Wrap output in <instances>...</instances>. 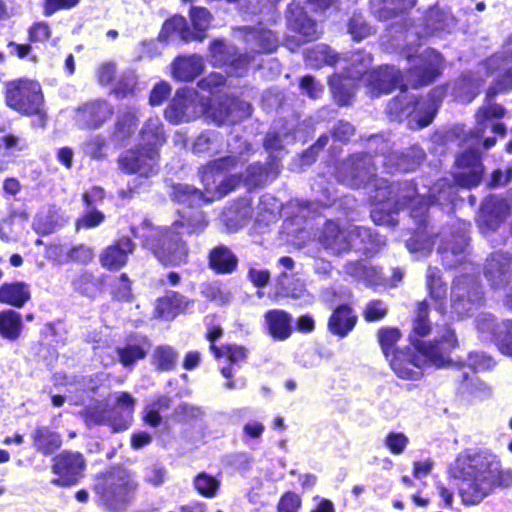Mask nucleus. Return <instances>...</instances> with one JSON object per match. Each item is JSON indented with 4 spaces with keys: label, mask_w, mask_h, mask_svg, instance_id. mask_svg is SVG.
<instances>
[{
    "label": "nucleus",
    "mask_w": 512,
    "mask_h": 512,
    "mask_svg": "<svg viewBox=\"0 0 512 512\" xmlns=\"http://www.w3.org/2000/svg\"><path fill=\"white\" fill-rule=\"evenodd\" d=\"M229 156L214 160L208 163L200 171L201 181L204 185V191H200L188 184H177L173 187L172 197L179 203H187L190 206H198L202 202H211L219 199L233 190L242 180L238 175L228 178L222 176V171H230L236 168L237 157L245 159L244 153L251 150V145L247 141H243L239 136H234L228 141Z\"/></svg>",
    "instance_id": "obj_1"
},
{
    "label": "nucleus",
    "mask_w": 512,
    "mask_h": 512,
    "mask_svg": "<svg viewBox=\"0 0 512 512\" xmlns=\"http://www.w3.org/2000/svg\"><path fill=\"white\" fill-rule=\"evenodd\" d=\"M505 109L496 103H488L479 108L476 114V126L469 136L464 140L463 152L457 157L456 164L458 171L454 180L458 186L470 188L478 185L483 173V166L480 162L482 150L495 145V138L482 137L488 127L494 133L504 135L506 127L502 123H494V119L502 118Z\"/></svg>",
    "instance_id": "obj_2"
},
{
    "label": "nucleus",
    "mask_w": 512,
    "mask_h": 512,
    "mask_svg": "<svg viewBox=\"0 0 512 512\" xmlns=\"http://www.w3.org/2000/svg\"><path fill=\"white\" fill-rule=\"evenodd\" d=\"M371 144L381 142L383 147L374 159L369 154H357L351 156L348 160L343 162L338 169V179L343 183L358 187L363 184L369 183L372 177L376 176L375 165L379 162L389 171H413L425 157L424 151L418 147L413 146L406 154L398 155L397 153H389L388 143L382 137L373 136L370 139Z\"/></svg>",
    "instance_id": "obj_3"
},
{
    "label": "nucleus",
    "mask_w": 512,
    "mask_h": 512,
    "mask_svg": "<svg viewBox=\"0 0 512 512\" xmlns=\"http://www.w3.org/2000/svg\"><path fill=\"white\" fill-rule=\"evenodd\" d=\"M461 496L466 504H477L497 487H512V469L502 468L497 456L478 453L461 463Z\"/></svg>",
    "instance_id": "obj_4"
},
{
    "label": "nucleus",
    "mask_w": 512,
    "mask_h": 512,
    "mask_svg": "<svg viewBox=\"0 0 512 512\" xmlns=\"http://www.w3.org/2000/svg\"><path fill=\"white\" fill-rule=\"evenodd\" d=\"M417 354L409 355L397 351L390 359L395 374L402 379L419 380L422 368L427 364L444 367L449 362V354L457 346V338L453 330L445 327L441 336L433 343L413 341Z\"/></svg>",
    "instance_id": "obj_5"
},
{
    "label": "nucleus",
    "mask_w": 512,
    "mask_h": 512,
    "mask_svg": "<svg viewBox=\"0 0 512 512\" xmlns=\"http://www.w3.org/2000/svg\"><path fill=\"white\" fill-rule=\"evenodd\" d=\"M186 226L188 233H195L206 226L202 212L197 211L184 221H176L169 227L150 230L145 239V247L165 266H181L188 263L189 247L182 239L180 227Z\"/></svg>",
    "instance_id": "obj_6"
},
{
    "label": "nucleus",
    "mask_w": 512,
    "mask_h": 512,
    "mask_svg": "<svg viewBox=\"0 0 512 512\" xmlns=\"http://www.w3.org/2000/svg\"><path fill=\"white\" fill-rule=\"evenodd\" d=\"M376 206L371 211V218L379 225H395L394 214L404 206H411V217L420 225L425 221L428 201L425 195L416 193L413 183L404 182L388 187H379L374 196Z\"/></svg>",
    "instance_id": "obj_7"
},
{
    "label": "nucleus",
    "mask_w": 512,
    "mask_h": 512,
    "mask_svg": "<svg viewBox=\"0 0 512 512\" xmlns=\"http://www.w3.org/2000/svg\"><path fill=\"white\" fill-rule=\"evenodd\" d=\"M318 242L327 253L335 256H342L352 250L372 254L385 244V240L369 228L354 224L340 227L334 221L325 223Z\"/></svg>",
    "instance_id": "obj_8"
},
{
    "label": "nucleus",
    "mask_w": 512,
    "mask_h": 512,
    "mask_svg": "<svg viewBox=\"0 0 512 512\" xmlns=\"http://www.w3.org/2000/svg\"><path fill=\"white\" fill-rule=\"evenodd\" d=\"M443 95L442 89H434L429 99L416 100L415 96L402 90L400 95L389 102L387 112L392 119L398 121L410 117L409 127L412 129L423 128L433 121Z\"/></svg>",
    "instance_id": "obj_9"
},
{
    "label": "nucleus",
    "mask_w": 512,
    "mask_h": 512,
    "mask_svg": "<svg viewBox=\"0 0 512 512\" xmlns=\"http://www.w3.org/2000/svg\"><path fill=\"white\" fill-rule=\"evenodd\" d=\"M340 56L347 61L346 63L338 64L342 72L333 75L329 79V84L337 103L347 105L355 94V81L362 77L365 79L370 72L368 70L372 58L370 54L362 51L354 52L350 57L346 55Z\"/></svg>",
    "instance_id": "obj_10"
},
{
    "label": "nucleus",
    "mask_w": 512,
    "mask_h": 512,
    "mask_svg": "<svg viewBox=\"0 0 512 512\" xmlns=\"http://www.w3.org/2000/svg\"><path fill=\"white\" fill-rule=\"evenodd\" d=\"M135 404V398L129 393L119 392L113 408L102 404L90 406L84 410L83 417L87 425H107L113 432H120L129 428Z\"/></svg>",
    "instance_id": "obj_11"
},
{
    "label": "nucleus",
    "mask_w": 512,
    "mask_h": 512,
    "mask_svg": "<svg viewBox=\"0 0 512 512\" xmlns=\"http://www.w3.org/2000/svg\"><path fill=\"white\" fill-rule=\"evenodd\" d=\"M136 488L137 484L129 471L113 467L98 478L94 491L102 505L110 510H117L129 500Z\"/></svg>",
    "instance_id": "obj_12"
},
{
    "label": "nucleus",
    "mask_w": 512,
    "mask_h": 512,
    "mask_svg": "<svg viewBox=\"0 0 512 512\" xmlns=\"http://www.w3.org/2000/svg\"><path fill=\"white\" fill-rule=\"evenodd\" d=\"M6 102L12 109L25 114H42L43 95L38 82L20 79L7 85Z\"/></svg>",
    "instance_id": "obj_13"
},
{
    "label": "nucleus",
    "mask_w": 512,
    "mask_h": 512,
    "mask_svg": "<svg viewBox=\"0 0 512 512\" xmlns=\"http://www.w3.org/2000/svg\"><path fill=\"white\" fill-rule=\"evenodd\" d=\"M190 16L196 32L187 29L184 17L174 16L164 23L160 37H168L175 33L184 41H202L206 36L205 31L210 25L211 14L205 8L194 7L190 11Z\"/></svg>",
    "instance_id": "obj_14"
},
{
    "label": "nucleus",
    "mask_w": 512,
    "mask_h": 512,
    "mask_svg": "<svg viewBox=\"0 0 512 512\" xmlns=\"http://www.w3.org/2000/svg\"><path fill=\"white\" fill-rule=\"evenodd\" d=\"M451 297L454 312L464 316L479 306L483 293L475 276L465 274L455 278Z\"/></svg>",
    "instance_id": "obj_15"
},
{
    "label": "nucleus",
    "mask_w": 512,
    "mask_h": 512,
    "mask_svg": "<svg viewBox=\"0 0 512 512\" xmlns=\"http://www.w3.org/2000/svg\"><path fill=\"white\" fill-rule=\"evenodd\" d=\"M205 103L196 91L191 89L178 90L165 110V117L173 124L189 122L204 114Z\"/></svg>",
    "instance_id": "obj_16"
},
{
    "label": "nucleus",
    "mask_w": 512,
    "mask_h": 512,
    "mask_svg": "<svg viewBox=\"0 0 512 512\" xmlns=\"http://www.w3.org/2000/svg\"><path fill=\"white\" fill-rule=\"evenodd\" d=\"M159 157L155 149L141 148L138 144L119 156L118 165L124 173L149 177L158 172Z\"/></svg>",
    "instance_id": "obj_17"
},
{
    "label": "nucleus",
    "mask_w": 512,
    "mask_h": 512,
    "mask_svg": "<svg viewBox=\"0 0 512 512\" xmlns=\"http://www.w3.org/2000/svg\"><path fill=\"white\" fill-rule=\"evenodd\" d=\"M86 466L83 455L79 452L62 451L53 458L52 472L58 477L51 480V483L68 487L77 483L82 476Z\"/></svg>",
    "instance_id": "obj_18"
},
{
    "label": "nucleus",
    "mask_w": 512,
    "mask_h": 512,
    "mask_svg": "<svg viewBox=\"0 0 512 512\" xmlns=\"http://www.w3.org/2000/svg\"><path fill=\"white\" fill-rule=\"evenodd\" d=\"M407 57L413 64L408 72L413 86L427 85L439 75L442 58L435 50L427 49L418 56L407 53Z\"/></svg>",
    "instance_id": "obj_19"
},
{
    "label": "nucleus",
    "mask_w": 512,
    "mask_h": 512,
    "mask_svg": "<svg viewBox=\"0 0 512 512\" xmlns=\"http://www.w3.org/2000/svg\"><path fill=\"white\" fill-rule=\"evenodd\" d=\"M476 327L483 336L495 340L503 354L512 356V321L499 324L491 314L481 313L476 318Z\"/></svg>",
    "instance_id": "obj_20"
},
{
    "label": "nucleus",
    "mask_w": 512,
    "mask_h": 512,
    "mask_svg": "<svg viewBox=\"0 0 512 512\" xmlns=\"http://www.w3.org/2000/svg\"><path fill=\"white\" fill-rule=\"evenodd\" d=\"M212 61L215 65H227L228 72L231 75L242 76L246 71V66L250 62L247 55H238L237 49L232 45H227L220 40H215L210 45Z\"/></svg>",
    "instance_id": "obj_21"
},
{
    "label": "nucleus",
    "mask_w": 512,
    "mask_h": 512,
    "mask_svg": "<svg viewBox=\"0 0 512 512\" xmlns=\"http://www.w3.org/2000/svg\"><path fill=\"white\" fill-rule=\"evenodd\" d=\"M512 275V256L503 252L490 254L484 265V276L493 289L503 288Z\"/></svg>",
    "instance_id": "obj_22"
},
{
    "label": "nucleus",
    "mask_w": 512,
    "mask_h": 512,
    "mask_svg": "<svg viewBox=\"0 0 512 512\" xmlns=\"http://www.w3.org/2000/svg\"><path fill=\"white\" fill-rule=\"evenodd\" d=\"M250 109L251 106L249 103L229 98L225 102L213 104L209 107L205 105L204 114L215 124L221 125L234 123L243 116L249 115Z\"/></svg>",
    "instance_id": "obj_23"
},
{
    "label": "nucleus",
    "mask_w": 512,
    "mask_h": 512,
    "mask_svg": "<svg viewBox=\"0 0 512 512\" xmlns=\"http://www.w3.org/2000/svg\"><path fill=\"white\" fill-rule=\"evenodd\" d=\"M512 49L503 48L502 51L490 57L487 61V67L491 71L505 69V73L500 75L495 85L489 88L488 98H493L497 93L504 92L512 88Z\"/></svg>",
    "instance_id": "obj_24"
},
{
    "label": "nucleus",
    "mask_w": 512,
    "mask_h": 512,
    "mask_svg": "<svg viewBox=\"0 0 512 512\" xmlns=\"http://www.w3.org/2000/svg\"><path fill=\"white\" fill-rule=\"evenodd\" d=\"M134 243L128 237H122L106 247L100 254L101 265L109 270H119L126 265L128 256L134 250Z\"/></svg>",
    "instance_id": "obj_25"
},
{
    "label": "nucleus",
    "mask_w": 512,
    "mask_h": 512,
    "mask_svg": "<svg viewBox=\"0 0 512 512\" xmlns=\"http://www.w3.org/2000/svg\"><path fill=\"white\" fill-rule=\"evenodd\" d=\"M509 210L505 199L498 197L487 198L480 210L478 224L481 228L495 230L498 224L504 219Z\"/></svg>",
    "instance_id": "obj_26"
},
{
    "label": "nucleus",
    "mask_w": 512,
    "mask_h": 512,
    "mask_svg": "<svg viewBox=\"0 0 512 512\" xmlns=\"http://www.w3.org/2000/svg\"><path fill=\"white\" fill-rule=\"evenodd\" d=\"M400 72L391 66H383L377 70L370 71L365 82L372 92L381 94L389 93L400 83Z\"/></svg>",
    "instance_id": "obj_27"
},
{
    "label": "nucleus",
    "mask_w": 512,
    "mask_h": 512,
    "mask_svg": "<svg viewBox=\"0 0 512 512\" xmlns=\"http://www.w3.org/2000/svg\"><path fill=\"white\" fill-rule=\"evenodd\" d=\"M139 145L141 148H153L159 153L166 142V134L161 119L157 116L149 117L139 131Z\"/></svg>",
    "instance_id": "obj_28"
},
{
    "label": "nucleus",
    "mask_w": 512,
    "mask_h": 512,
    "mask_svg": "<svg viewBox=\"0 0 512 512\" xmlns=\"http://www.w3.org/2000/svg\"><path fill=\"white\" fill-rule=\"evenodd\" d=\"M113 113L112 107L105 101H94L79 108L76 120L80 125L96 128Z\"/></svg>",
    "instance_id": "obj_29"
},
{
    "label": "nucleus",
    "mask_w": 512,
    "mask_h": 512,
    "mask_svg": "<svg viewBox=\"0 0 512 512\" xmlns=\"http://www.w3.org/2000/svg\"><path fill=\"white\" fill-rule=\"evenodd\" d=\"M468 239L465 234L452 236L451 241H445L438 251L442 255L443 263L448 267H454L464 262Z\"/></svg>",
    "instance_id": "obj_30"
},
{
    "label": "nucleus",
    "mask_w": 512,
    "mask_h": 512,
    "mask_svg": "<svg viewBox=\"0 0 512 512\" xmlns=\"http://www.w3.org/2000/svg\"><path fill=\"white\" fill-rule=\"evenodd\" d=\"M265 322L270 335L276 340L287 339L292 332V317L284 310L274 309L265 313Z\"/></svg>",
    "instance_id": "obj_31"
},
{
    "label": "nucleus",
    "mask_w": 512,
    "mask_h": 512,
    "mask_svg": "<svg viewBox=\"0 0 512 512\" xmlns=\"http://www.w3.org/2000/svg\"><path fill=\"white\" fill-rule=\"evenodd\" d=\"M203 69L202 57L198 55L179 57L172 64V75L179 81H192L201 74Z\"/></svg>",
    "instance_id": "obj_32"
},
{
    "label": "nucleus",
    "mask_w": 512,
    "mask_h": 512,
    "mask_svg": "<svg viewBox=\"0 0 512 512\" xmlns=\"http://www.w3.org/2000/svg\"><path fill=\"white\" fill-rule=\"evenodd\" d=\"M288 21L291 28L303 35L307 41L318 37L316 23L307 17L298 4L289 6Z\"/></svg>",
    "instance_id": "obj_33"
},
{
    "label": "nucleus",
    "mask_w": 512,
    "mask_h": 512,
    "mask_svg": "<svg viewBox=\"0 0 512 512\" xmlns=\"http://www.w3.org/2000/svg\"><path fill=\"white\" fill-rule=\"evenodd\" d=\"M306 64L312 68H320L324 65L336 66L340 63H346V59L334 53L325 44H318L305 52Z\"/></svg>",
    "instance_id": "obj_34"
},
{
    "label": "nucleus",
    "mask_w": 512,
    "mask_h": 512,
    "mask_svg": "<svg viewBox=\"0 0 512 512\" xmlns=\"http://www.w3.org/2000/svg\"><path fill=\"white\" fill-rule=\"evenodd\" d=\"M30 298V287L27 283H4L0 287V303L21 308Z\"/></svg>",
    "instance_id": "obj_35"
},
{
    "label": "nucleus",
    "mask_w": 512,
    "mask_h": 512,
    "mask_svg": "<svg viewBox=\"0 0 512 512\" xmlns=\"http://www.w3.org/2000/svg\"><path fill=\"white\" fill-rule=\"evenodd\" d=\"M189 306V301L183 295L171 292L159 299L156 306V312L159 317L172 319L178 313L185 311Z\"/></svg>",
    "instance_id": "obj_36"
},
{
    "label": "nucleus",
    "mask_w": 512,
    "mask_h": 512,
    "mask_svg": "<svg viewBox=\"0 0 512 512\" xmlns=\"http://www.w3.org/2000/svg\"><path fill=\"white\" fill-rule=\"evenodd\" d=\"M34 447L44 455H50L62 445L60 434L46 426L37 427L32 433Z\"/></svg>",
    "instance_id": "obj_37"
},
{
    "label": "nucleus",
    "mask_w": 512,
    "mask_h": 512,
    "mask_svg": "<svg viewBox=\"0 0 512 512\" xmlns=\"http://www.w3.org/2000/svg\"><path fill=\"white\" fill-rule=\"evenodd\" d=\"M356 319L348 306H340L331 315L328 326L333 334L344 337L353 329Z\"/></svg>",
    "instance_id": "obj_38"
},
{
    "label": "nucleus",
    "mask_w": 512,
    "mask_h": 512,
    "mask_svg": "<svg viewBox=\"0 0 512 512\" xmlns=\"http://www.w3.org/2000/svg\"><path fill=\"white\" fill-rule=\"evenodd\" d=\"M237 257L226 246L215 247L209 254V265L218 273H231L237 266Z\"/></svg>",
    "instance_id": "obj_39"
},
{
    "label": "nucleus",
    "mask_w": 512,
    "mask_h": 512,
    "mask_svg": "<svg viewBox=\"0 0 512 512\" xmlns=\"http://www.w3.org/2000/svg\"><path fill=\"white\" fill-rule=\"evenodd\" d=\"M439 273L440 271L437 268L429 267L427 269L426 282L429 295L436 302V309L443 314L445 312L447 291Z\"/></svg>",
    "instance_id": "obj_40"
},
{
    "label": "nucleus",
    "mask_w": 512,
    "mask_h": 512,
    "mask_svg": "<svg viewBox=\"0 0 512 512\" xmlns=\"http://www.w3.org/2000/svg\"><path fill=\"white\" fill-rule=\"evenodd\" d=\"M66 220L56 208L40 212L33 221V228L38 234L47 235L55 232Z\"/></svg>",
    "instance_id": "obj_41"
},
{
    "label": "nucleus",
    "mask_w": 512,
    "mask_h": 512,
    "mask_svg": "<svg viewBox=\"0 0 512 512\" xmlns=\"http://www.w3.org/2000/svg\"><path fill=\"white\" fill-rule=\"evenodd\" d=\"M222 148V139L216 131H206L200 134L194 141L192 150L198 155L213 156Z\"/></svg>",
    "instance_id": "obj_42"
},
{
    "label": "nucleus",
    "mask_w": 512,
    "mask_h": 512,
    "mask_svg": "<svg viewBox=\"0 0 512 512\" xmlns=\"http://www.w3.org/2000/svg\"><path fill=\"white\" fill-rule=\"evenodd\" d=\"M246 41L251 44L253 50L258 52H272L278 45L274 33L262 28L250 29L246 35Z\"/></svg>",
    "instance_id": "obj_43"
},
{
    "label": "nucleus",
    "mask_w": 512,
    "mask_h": 512,
    "mask_svg": "<svg viewBox=\"0 0 512 512\" xmlns=\"http://www.w3.org/2000/svg\"><path fill=\"white\" fill-rule=\"evenodd\" d=\"M22 331L21 315L11 309L0 312V335L8 340H16Z\"/></svg>",
    "instance_id": "obj_44"
},
{
    "label": "nucleus",
    "mask_w": 512,
    "mask_h": 512,
    "mask_svg": "<svg viewBox=\"0 0 512 512\" xmlns=\"http://www.w3.org/2000/svg\"><path fill=\"white\" fill-rule=\"evenodd\" d=\"M138 123V115L135 109H127L120 112L115 125L114 137L117 141L129 139L135 132Z\"/></svg>",
    "instance_id": "obj_45"
},
{
    "label": "nucleus",
    "mask_w": 512,
    "mask_h": 512,
    "mask_svg": "<svg viewBox=\"0 0 512 512\" xmlns=\"http://www.w3.org/2000/svg\"><path fill=\"white\" fill-rule=\"evenodd\" d=\"M149 343L142 339L138 343H128L124 347L117 349V355L124 367H130L139 359H143L149 349Z\"/></svg>",
    "instance_id": "obj_46"
},
{
    "label": "nucleus",
    "mask_w": 512,
    "mask_h": 512,
    "mask_svg": "<svg viewBox=\"0 0 512 512\" xmlns=\"http://www.w3.org/2000/svg\"><path fill=\"white\" fill-rule=\"evenodd\" d=\"M178 359V353L168 345L157 346L152 354V364L159 371L172 370Z\"/></svg>",
    "instance_id": "obj_47"
},
{
    "label": "nucleus",
    "mask_w": 512,
    "mask_h": 512,
    "mask_svg": "<svg viewBox=\"0 0 512 512\" xmlns=\"http://www.w3.org/2000/svg\"><path fill=\"white\" fill-rule=\"evenodd\" d=\"M376 2L378 4H383L382 7L375 10L376 15L379 17V19L386 20L392 14L404 12L412 8L415 5L416 0H374V7L376 6Z\"/></svg>",
    "instance_id": "obj_48"
},
{
    "label": "nucleus",
    "mask_w": 512,
    "mask_h": 512,
    "mask_svg": "<svg viewBox=\"0 0 512 512\" xmlns=\"http://www.w3.org/2000/svg\"><path fill=\"white\" fill-rule=\"evenodd\" d=\"M220 486V481L215 477L207 474L200 473L194 479V487L202 496L212 498Z\"/></svg>",
    "instance_id": "obj_49"
},
{
    "label": "nucleus",
    "mask_w": 512,
    "mask_h": 512,
    "mask_svg": "<svg viewBox=\"0 0 512 512\" xmlns=\"http://www.w3.org/2000/svg\"><path fill=\"white\" fill-rule=\"evenodd\" d=\"M455 198L454 187L447 180H439L431 189L429 200L443 205L446 202H453Z\"/></svg>",
    "instance_id": "obj_50"
},
{
    "label": "nucleus",
    "mask_w": 512,
    "mask_h": 512,
    "mask_svg": "<svg viewBox=\"0 0 512 512\" xmlns=\"http://www.w3.org/2000/svg\"><path fill=\"white\" fill-rule=\"evenodd\" d=\"M170 399L166 396H161L154 403L148 405L145 409V421L151 426H157L161 422V416L159 411L162 409H168Z\"/></svg>",
    "instance_id": "obj_51"
},
{
    "label": "nucleus",
    "mask_w": 512,
    "mask_h": 512,
    "mask_svg": "<svg viewBox=\"0 0 512 512\" xmlns=\"http://www.w3.org/2000/svg\"><path fill=\"white\" fill-rule=\"evenodd\" d=\"M431 330L428 320V305L425 301L419 303L417 315L413 323V333L418 336H425Z\"/></svg>",
    "instance_id": "obj_52"
},
{
    "label": "nucleus",
    "mask_w": 512,
    "mask_h": 512,
    "mask_svg": "<svg viewBox=\"0 0 512 512\" xmlns=\"http://www.w3.org/2000/svg\"><path fill=\"white\" fill-rule=\"evenodd\" d=\"M378 338L386 357H389L390 352H392L393 355L396 353L394 352V345L400 338V332L398 329L383 328L379 331Z\"/></svg>",
    "instance_id": "obj_53"
},
{
    "label": "nucleus",
    "mask_w": 512,
    "mask_h": 512,
    "mask_svg": "<svg viewBox=\"0 0 512 512\" xmlns=\"http://www.w3.org/2000/svg\"><path fill=\"white\" fill-rule=\"evenodd\" d=\"M105 219V215L94 209L87 208L84 214L79 217L76 221V228L79 230L81 228L90 229L99 226Z\"/></svg>",
    "instance_id": "obj_54"
},
{
    "label": "nucleus",
    "mask_w": 512,
    "mask_h": 512,
    "mask_svg": "<svg viewBox=\"0 0 512 512\" xmlns=\"http://www.w3.org/2000/svg\"><path fill=\"white\" fill-rule=\"evenodd\" d=\"M137 84V77L133 72H127L121 75L115 88L114 93L118 97H126L132 94Z\"/></svg>",
    "instance_id": "obj_55"
},
{
    "label": "nucleus",
    "mask_w": 512,
    "mask_h": 512,
    "mask_svg": "<svg viewBox=\"0 0 512 512\" xmlns=\"http://www.w3.org/2000/svg\"><path fill=\"white\" fill-rule=\"evenodd\" d=\"M348 32L354 40L360 41L371 33V28L366 24L361 15H353L349 20Z\"/></svg>",
    "instance_id": "obj_56"
},
{
    "label": "nucleus",
    "mask_w": 512,
    "mask_h": 512,
    "mask_svg": "<svg viewBox=\"0 0 512 512\" xmlns=\"http://www.w3.org/2000/svg\"><path fill=\"white\" fill-rule=\"evenodd\" d=\"M408 443V437L400 432H390L384 440L385 446L396 455L403 453Z\"/></svg>",
    "instance_id": "obj_57"
},
{
    "label": "nucleus",
    "mask_w": 512,
    "mask_h": 512,
    "mask_svg": "<svg viewBox=\"0 0 512 512\" xmlns=\"http://www.w3.org/2000/svg\"><path fill=\"white\" fill-rule=\"evenodd\" d=\"M18 144V138L14 136H0V170H3L11 161L12 149Z\"/></svg>",
    "instance_id": "obj_58"
},
{
    "label": "nucleus",
    "mask_w": 512,
    "mask_h": 512,
    "mask_svg": "<svg viewBox=\"0 0 512 512\" xmlns=\"http://www.w3.org/2000/svg\"><path fill=\"white\" fill-rule=\"evenodd\" d=\"M473 371H483L494 366L491 357L482 352H471L467 357V364Z\"/></svg>",
    "instance_id": "obj_59"
},
{
    "label": "nucleus",
    "mask_w": 512,
    "mask_h": 512,
    "mask_svg": "<svg viewBox=\"0 0 512 512\" xmlns=\"http://www.w3.org/2000/svg\"><path fill=\"white\" fill-rule=\"evenodd\" d=\"M211 349L216 357L227 356L232 363H237L246 357L245 349L240 346L228 345L217 348L215 345H211Z\"/></svg>",
    "instance_id": "obj_60"
},
{
    "label": "nucleus",
    "mask_w": 512,
    "mask_h": 512,
    "mask_svg": "<svg viewBox=\"0 0 512 512\" xmlns=\"http://www.w3.org/2000/svg\"><path fill=\"white\" fill-rule=\"evenodd\" d=\"M429 21L431 32L447 30L454 24V20L450 16L440 12L438 9H432L430 11Z\"/></svg>",
    "instance_id": "obj_61"
},
{
    "label": "nucleus",
    "mask_w": 512,
    "mask_h": 512,
    "mask_svg": "<svg viewBox=\"0 0 512 512\" xmlns=\"http://www.w3.org/2000/svg\"><path fill=\"white\" fill-rule=\"evenodd\" d=\"M387 312L388 308L385 303L380 300H373L366 305L363 315L365 320L372 322L381 320Z\"/></svg>",
    "instance_id": "obj_62"
},
{
    "label": "nucleus",
    "mask_w": 512,
    "mask_h": 512,
    "mask_svg": "<svg viewBox=\"0 0 512 512\" xmlns=\"http://www.w3.org/2000/svg\"><path fill=\"white\" fill-rule=\"evenodd\" d=\"M67 257L72 261L86 264L93 260L94 250L89 246L80 244L72 247L67 252Z\"/></svg>",
    "instance_id": "obj_63"
},
{
    "label": "nucleus",
    "mask_w": 512,
    "mask_h": 512,
    "mask_svg": "<svg viewBox=\"0 0 512 512\" xmlns=\"http://www.w3.org/2000/svg\"><path fill=\"white\" fill-rule=\"evenodd\" d=\"M301 505L300 497L293 492H286L277 505L278 512H297Z\"/></svg>",
    "instance_id": "obj_64"
}]
</instances>
